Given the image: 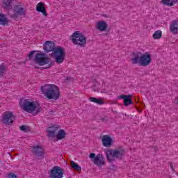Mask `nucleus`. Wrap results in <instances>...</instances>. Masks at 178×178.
I'll return each instance as SVG.
<instances>
[{"mask_svg": "<svg viewBox=\"0 0 178 178\" xmlns=\"http://www.w3.org/2000/svg\"><path fill=\"white\" fill-rule=\"evenodd\" d=\"M8 23H9V21L8 18H6V16L3 14H1V24H2V26H7Z\"/></svg>", "mask_w": 178, "mask_h": 178, "instance_id": "4be33fe9", "label": "nucleus"}, {"mask_svg": "<svg viewBox=\"0 0 178 178\" xmlns=\"http://www.w3.org/2000/svg\"><path fill=\"white\" fill-rule=\"evenodd\" d=\"M32 152L36 156H39L40 158H44V155H45V150H44V147L40 145H35L32 147Z\"/></svg>", "mask_w": 178, "mask_h": 178, "instance_id": "f8f14e48", "label": "nucleus"}, {"mask_svg": "<svg viewBox=\"0 0 178 178\" xmlns=\"http://www.w3.org/2000/svg\"><path fill=\"white\" fill-rule=\"evenodd\" d=\"M102 143L103 147H111L113 143V139L109 135H104L102 137Z\"/></svg>", "mask_w": 178, "mask_h": 178, "instance_id": "4468645a", "label": "nucleus"}, {"mask_svg": "<svg viewBox=\"0 0 178 178\" xmlns=\"http://www.w3.org/2000/svg\"><path fill=\"white\" fill-rule=\"evenodd\" d=\"M170 167L172 169V170H174V169H173V164L172 163L170 164Z\"/></svg>", "mask_w": 178, "mask_h": 178, "instance_id": "c85d7f7f", "label": "nucleus"}, {"mask_svg": "<svg viewBox=\"0 0 178 178\" xmlns=\"http://www.w3.org/2000/svg\"><path fill=\"white\" fill-rule=\"evenodd\" d=\"M0 24H1V13H0Z\"/></svg>", "mask_w": 178, "mask_h": 178, "instance_id": "2f4dec72", "label": "nucleus"}, {"mask_svg": "<svg viewBox=\"0 0 178 178\" xmlns=\"http://www.w3.org/2000/svg\"><path fill=\"white\" fill-rule=\"evenodd\" d=\"M57 140H60L66 138V131L63 129H59L55 136Z\"/></svg>", "mask_w": 178, "mask_h": 178, "instance_id": "6ab92c4d", "label": "nucleus"}, {"mask_svg": "<svg viewBox=\"0 0 178 178\" xmlns=\"http://www.w3.org/2000/svg\"><path fill=\"white\" fill-rule=\"evenodd\" d=\"M89 158L96 166H104L105 165V158L101 154L96 155L95 153H91Z\"/></svg>", "mask_w": 178, "mask_h": 178, "instance_id": "1a4fd4ad", "label": "nucleus"}, {"mask_svg": "<svg viewBox=\"0 0 178 178\" xmlns=\"http://www.w3.org/2000/svg\"><path fill=\"white\" fill-rule=\"evenodd\" d=\"M60 129V126L59 125H53L51 127H49L47 129V134L48 137H50L51 138H55L56 136V131H58Z\"/></svg>", "mask_w": 178, "mask_h": 178, "instance_id": "ddd939ff", "label": "nucleus"}, {"mask_svg": "<svg viewBox=\"0 0 178 178\" xmlns=\"http://www.w3.org/2000/svg\"><path fill=\"white\" fill-rule=\"evenodd\" d=\"M26 13V8L22 6V3H19L18 5L14 6L13 14L9 11L11 19H17L19 16H24Z\"/></svg>", "mask_w": 178, "mask_h": 178, "instance_id": "6e6552de", "label": "nucleus"}, {"mask_svg": "<svg viewBox=\"0 0 178 178\" xmlns=\"http://www.w3.org/2000/svg\"><path fill=\"white\" fill-rule=\"evenodd\" d=\"M70 40L74 45L81 47L82 48L86 47L87 44V38L83 33L79 31H75L70 37Z\"/></svg>", "mask_w": 178, "mask_h": 178, "instance_id": "20e7f679", "label": "nucleus"}, {"mask_svg": "<svg viewBox=\"0 0 178 178\" xmlns=\"http://www.w3.org/2000/svg\"><path fill=\"white\" fill-rule=\"evenodd\" d=\"M19 106H21V108L23 109V111L28 112V113H33L37 108L35 102L29 99L20 100Z\"/></svg>", "mask_w": 178, "mask_h": 178, "instance_id": "423d86ee", "label": "nucleus"}, {"mask_svg": "<svg viewBox=\"0 0 178 178\" xmlns=\"http://www.w3.org/2000/svg\"><path fill=\"white\" fill-rule=\"evenodd\" d=\"M96 29L99 30V31H106L108 23L104 20L98 21L96 24Z\"/></svg>", "mask_w": 178, "mask_h": 178, "instance_id": "2eb2a0df", "label": "nucleus"}, {"mask_svg": "<svg viewBox=\"0 0 178 178\" xmlns=\"http://www.w3.org/2000/svg\"><path fill=\"white\" fill-rule=\"evenodd\" d=\"M131 95H120V98L122 99H124V104L125 106H129V105H132L133 104V100H131Z\"/></svg>", "mask_w": 178, "mask_h": 178, "instance_id": "dca6fc26", "label": "nucleus"}, {"mask_svg": "<svg viewBox=\"0 0 178 178\" xmlns=\"http://www.w3.org/2000/svg\"><path fill=\"white\" fill-rule=\"evenodd\" d=\"M19 130H21V131H24V133H27V130H29V128H27V127L25 125H22L19 127Z\"/></svg>", "mask_w": 178, "mask_h": 178, "instance_id": "393cba45", "label": "nucleus"}, {"mask_svg": "<svg viewBox=\"0 0 178 178\" xmlns=\"http://www.w3.org/2000/svg\"><path fill=\"white\" fill-rule=\"evenodd\" d=\"M154 40H160V38H162V31L158 30L156 31L153 35H152Z\"/></svg>", "mask_w": 178, "mask_h": 178, "instance_id": "412c9836", "label": "nucleus"}, {"mask_svg": "<svg viewBox=\"0 0 178 178\" xmlns=\"http://www.w3.org/2000/svg\"><path fill=\"white\" fill-rule=\"evenodd\" d=\"M131 61L133 65H138V66L145 67L151 65L152 56L149 52H145V54L134 53Z\"/></svg>", "mask_w": 178, "mask_h": 178, "instance_id": "f03ea898", "label": "nucleus"}, {"mask_svg": "<svg viewBox=\"0 0 178 178\" xmlns=\"http://www.w3.org/2000/svg\"><path fill=\"white\" fill-rule=\"evenodd\" d=\"M15 114L12 111H6L3 113V123L6 126H10L13 124V122H15Z\"/></svg>", "mask_w": 178, "mask_h": 178, "instance_id": "9d476101", "label": "nucleus"}, {"mask_svg": "<svg viewBox=\"0 0 178 178\" xmlns=\"http://www.w3.org/2000/svg\"><path fill=\"white\" fill-rule=\"evenodd\" d=\"M170 31L172 34H178V21L174 20L170 25Z\"/></svg>", "mask_w": 178, "mask_h": 178, "instance_id": "a211bd4d", "label": "nucleus"}, {"mask_svg": "<svg viewBox=\"0 0 178 178\" xmlns=\"http://www.w3.org/2000/svg\"><path fill=\"white\" fill-rule=\"evenodd\" d=\"M33 61L39 66H45V65H48L49 63V58L44 53L40 52L35 55Z\"/></svg>", "mask_w": 178, "mask_h": 178, "instance_id": "0eeeda50", "label": "nucleus"}, {"mask_svg": "<svg viewBox=\"0 0 178 178\" xmlns=\"http://www.w3.org/2000/svg\"><path fill=\"white\" fill-rule=\"evenodd\" d=\"M42 91L44 97H47L48 99L56 100L59 99V97H60V91L56 85H45L44 87H42Z\"/></svg>", "mask_w": 178, "mask_h": 178, "instance_id": "7ed1b4c3", "label": "nucleus"}, {"mask_svg": "<svg viewBox=\"0 0 178 178\" xmlns=\"http://www.w3.org/2000/svg\"><path fill=\"white\" fill-rule=\"evenodd\" d=\"M8 155H9L10 159H12V154H10V153H8Z\"/></svg>", "mask_w": 178, "mask_h": 178, "instance_id": "c756f323", "label": "nucleus"}, {"mask_svg": "<svg viewBox=\"0 0 178 178\" xmlns=\"http://www.w3.org/2000/svg\"><path fill=\"white\" fill-rule=\"evenodd\" d=\"M65 171L59 166L53 167L49 171L50 178H63Z\"/></svg>", "mask_w": 178, "mask_h": 178, "instance_id": "9b49d317", "label": "nucleus"}, {"mask_svg": "<svg viewBox=\"0 0 178 178\" xmlns=\"http://www.w3.org/2000/svg\"><path fill=\"white\" fill-rule=\"evenodd\" d=\"M89 101L90 102H94L95 104H97V105H104V104H105L104 100H102L101 99H97L95 97H90Z\"/></svg>", "mask_w": 178, "mask_h": 178, "instance_id": "aec40b11", "label": "nucleus"}, {"mask_svg": "<svg viewBox=\"0 0 178 178\" xmlns=\"http://www.w3.org/2000/svg\"><path fill=\"white\" fill-rule=\"evenodd\" d=\"M43 49L44 52H53L52 56L58 65H60L65 62L66 51L63 47L60 46L55 47V43L54 42L47 40L43 44Z\"/></svg>", "mask_w": 178, "mask_h": 178, "instance_id": "f257e3e1", "label": "nucleus"}, {"mask_svg": "<svg viewBox=\"0 0 178 178\" xmlns=\"http://www.w3.org/2000/svg\"><path fill=\"white\" fill-rule=\"evenodd\" d=\"M36 10L37 12L42 13V15H43V16H45V17L48 16V13H47V9L45 8V7H44V3L42 2H40L37 4Z\"/></svg>", "mask_w": 178, "mask_h": 178, "instance_id": "f3484780", "label": "nucleus"}, {"mask_svg": "<svg viewBox=\"0 0 178 178\" xmlns=\"http://www.w3.org/2000/svg\"><path fill=\"white\" fill-rule=\"evenodd\" d=\"M5 72H6V67L5 66V64L3 63L1 65V76H2V74L5 73Z\"/></svg>", "mask_w": 178, "mask_h": 178, "instance_id": "a878e982", "label": "nucleus"}, {"mask_svg": "<svg viewBox=\"0 0 178 178\" xmlns=\"http://www.w3.org/2000/svg\"><path fill=\"white\" fill-rule=\"evenodd\" d=\"M7 178H17V175L13 172H10L7 175Z\"/></svg>", "mask_w": 178, "mask_h": 178, "instance_id": "bb28decb", "label": "nucleus"}, {"mask_svg": "<svg viewBox=\"0 0 178 178\" xmlns=\"http://www.w3.org/2000/svg\"><path fill=\"white\" fill-rule=\"evenodd\" d=\"M13 0H3V4L4 5L5 9L10 8V4L12 3Z\"/></svg>", "mask_w": 178, "mask_h": 178, "instance_id": "b1692460", "label": "nucleus"}, {"mask_svg": "<svg viewBox=\"0 0 178 178\" xmlns=\"http://www.w3.org/2000/svg\"><path fill=\"white\" fill-rule=\"evenodd\" d=\"M34 52H35V51H31L29 54H28V58H29V59H31L33 58V56H34Z\"/></svg>", "mask_w": 178, "mask_h": 178, "instance_id": "cd10ccee", "label": "nucleus"}, {"mask_svg": "<svg viewBox=\"0 0 178 178\" xmlns=\"http://www.w3.org/2000/svg\"><path fill=\"white\" fill-rule=\"evenodd\" d=\"M126 154L124 149L119 147L115 149H108L106 152V156L108 162H112L114 158L117 159H122V156Z\"/></svg>", "mask_w": 178, "mask_h": 178, "instance_id": "39448f33", "label": "nucleus"}, {"mask_svg": "<svg viewBox=\"0 0 178 178\" xmlns=\"http://www.w3.org/2000/svg\"><path fill=\"white\" fill-rule=\"evenodd\" d=\"M71 168L77 172L81 170V167H80V165H79V164L74 161H71Z\"/></svg>", "mask_w": 178, "mask_h": 178, "instance_id": "5701e85b", "label": "nucleus"}, {"mask_svg": "<svg viewBox=\"0 0 178 178\" xmlns=\"http://www.w3.org/2000/svg\"><path fill=\"white\" fill-rule=\"evenodd\" d=\"M175 104H178L177 99H175Z\"/></svg>", "mask_w": 178, "mask_h": 178, "instance_id": "7c9ffc66", "label": "nucleus"}]
</instances>
